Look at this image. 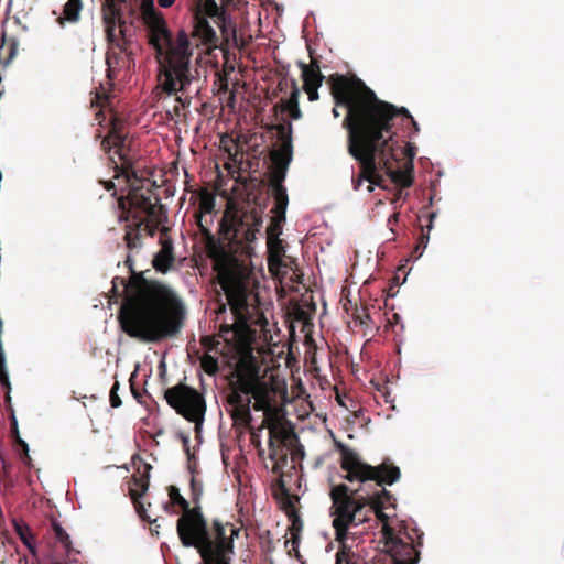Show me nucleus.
<instances>
[{
  "instance_id": "nucleus-1",
  "label": "nucleus",
  "mask_w": 564,
  "mask_h": 564,
  "mask_svg": "<svg viewBox=\"0 0 564 564\" xmlns=\"http://www.w3.org/2000/svg\"><path fill=\"white\" fill-rule=\"evenodd\" d=\"M142 225V220L126 223L123 240L129 253L124 265L130 276L112 279L110 299L121 300L118 322L126 335L142 343H160L180 334L186 308L172 288L135 271L131 253L143 246Z\"/></svg>"
},
{
  "instance_id": "nucleus-2",
  "label": "nucleus",
  "mask_w": 564,
  "mask_h": 564,
  "mask_svg": "<svg viewBox=\"0 0 564 564\" xmlns=\"http://www.w3.org/2000/svg\"><path fill=\"white\" fill-rule=\"evenodd\" d=\"M195 218L230 310L236 317H242L248 312L253 290L250 258L262 226L261 212L228 202L219 220L218 237L210 230L212 217L209 221L204 215H195Z\"/></svg>"
},
{
  "instance_id": "nucleus-3",
  "label": "nucleus",
  "mask_w": 564,
  "mask_h": 564,
  "mask_svg": "<svg viewBox=\"0 0 564 564\" xmlns=\"http://www.w3.org/2000/svg\"><path fill=\"white\" fill-rule=\"evenodd\" d=\"M141 10L149 44L156 56L162 58L158 75L159 87L169 96L180 93L176 100L184 107L188 106L203 85L199 69L191 64L194 48L204 47L203 52L209 53L218 47L216 31L207 18L197 11L193 17L191 32L180 29L173 35L164 14L154 8L153 0H142Z\"/></svg>"
},
{
  "instance_id": "nucleus-4",
  "label": "nucleus",
  "mask_w": 564,
  "mask_h": 564,
  "mask_svg": "<svg viewBox=\"0 0 564 564\" xmlns=\"http://www.w3.org/2000/svg\"><path fill=\"white\" fill-rule=\"evenodd\" d=\"M327 83L335 102H349L352 98L354 115L357 121L364 163L369 169L370 185L368 192H373V186H382L386 166L390 159H395L398 149L397 133L392 130L395 120H409L417 131L416 121L404 107H397L378 98L364 80L354 76L333 74Z\"/></svg>"
},
{
  "instance_id": "nucleus-5",
  "label": "nucleus",
  "mask_w": 564,
  "mask_h": 564,
  "mask_svg": "<svg viewBox=\"0 0 564 564\" xmlns=\"http://www.w3.org/2000/svg\"><path fill=\"white\" fill-rule=\"evenodd\" d=\"M335 447L340 454V468L346 473L344 479L349 482H358V487L351 489L346 484L334 485L330 488L329 497L332 506L329 514L333 517V528L335 530L336 541L348 539L350 527L368 520L369 514L375 513L382 523V536L384 541L392 539L399 532L389 524V517L384 513V507L380 502L370 500L369 496L364 495L368 481H375V485H393L401 477L400 468L389 460H384L377 466L365 463L360 455L343 444L335 442Z\"/></svg>"
},
{
  "instance_id": "nucleus-6",
  "label": "nucleus",
  "mask_w": 564,
  "mask_h": 564,
  "mask_svg": "<svg viewBox=\"0 0 564 564\" xmlns=\"http://www.w3.org/2000/svg\"><path fill=\"white\" fill-rule=\"evenodd\" d=\"M129 4V0H101L100 12L105 28L108 48L106 52L107 78L109 88L100 85L96 90L91 105L105 107L109 101V90L113 86L112 82L117 73L129 67L133 62V54L130 50V40L126 37V20L123 9Z\"/></svg>"
},
{
  "instance_id": "nucleus-7",
  "label": "nucleus",
  "mask_w": 564,
  "mask_h": 564,
  "mask_svg": "<svg viewBox=\"0 0 564 564\" xmlns=\"http://www.w3.org/2000/svg\"><path fill=\"white\" fill-rule=\"evenodd\" d=\"M167 491L170 502L183 511L176 521V532L185 547H194L200 553L204 549L228 540V535H239L240 529L230 522L214 519L209 524L203 514L202 506L191 507L177 487L170 486Z\"/></svg>"
},
{
  "instance_id": "nucleus-8",
  "label": "nucleus",
  "mask_w": 564,
  "mask_h": 564,
  "mask_svg": "<svg viewBox=\"0 0 564 564\" xmlns=\"http://www.w3.org/2000/svg\"><path fill=\"white\" fill-rule=\"evenodd\" d=\"M127 183L128 194L117 198L120 223L139 221L142 220L141 218L153 217L154 213L164 210L159 195L154 192L155 183L142 176L131 178Z\"/></svg>"
},
{
  "instance_id": "nucleus-9",
  "label": "nucleus",
  "mask_w": 564,
  "mask_h": 564,
  "mask_svg": "<svg viewBox=\"0 0 564 564\" xmlns=\"http://www.w3.org/2000/svg\"><path fill=\"white\" fill-rule=\"evenodd\" d=\"M164 399L178 415L195 424L196 432L202 429L207 410L203 393L185 382H178L164 391Z\"/></svg>"
},
{
  "instance_id": "nucleus-10",
  "label": "nucleus",
  "mask_w": 564,
  "mask_h": 564,
  "mask_svg": "<svg viewBox=\"0 0 564 564\" xmlns=\"http://www.w3.org/2000/svg\"><path fill=\"white\" fill-rule=\"evenodd\" d=\"M347 100H349V102H335V105L344 106L347 109V113L343 120V128L347 131V152L359 166L358 175L351 178L352 188L359 191L362 183L369 178V169L364 163L357 121L354 115L352 98L347 97Z\"/></svg>"
},
{
  "instance_id": "nucleus-11",
  "label": "nucleus",
  "mask_w": 564,
  "mask_h": 564,
  "mask_svg": "<svg viewBox=\"0 0 564 564\" xmlns=\"http://www.w3.org/2000/svg\"><path fill=\"white\" fill-rule=\"evenodd\" d=\"M152 466L144 463L139 466L129 481V496L133 502L137 513L143 521L152 522L147 509L141 501V497L147 492L150 485V470Z\"/></svg>"
},
{
  "instance_id": "nucleus-12",
  "label": "nucleus",
  "mask_w": 564,
  "mask_h": 564,
  "mask_svg": "<svg viewBox=\"0 0 564 564\" xmlns=\"http://www.w3.org/2000/svg\"><path fill=\"white\" fill-rule=\"evenodd\" d=\"M272 129L276 131L281 143L279 149H273L270 152L272 165L289 169L293 156L292 123L285 122L274 124L272 126Z\"/></svg>"
},
{
  "instance_id": "nucleus-13",
  "label": "nucleus",
  "mask_w": 564,
  "mask_h": 564,
  "mask_svg": "<svg viewBox=\"0 0 564 564\" xmlns=\"http://www.w3.org/2000/svg\"><path fill=\"white\" fill-rule=\"evenodd\" d=\"M230 417L234 421V425L240 427H250L252 415L250 411L251 398L239 395L236 392H229L226 398Z\"/></svg>"
},
{
  "instance_id": "nucleus-14",
  "label": "nucleus",
  "mask_w": 564,
  "mask_h": 564,
  "mask_svg": "<svg viewBox=\"0 0 564 564\" xmlns=\"http://www.w3.org/2000/svg\"><path fill=\"white\" fill-rule=\"evenodd\" d=\"M400 534L401 530L392 539L384 541L393 564H416L420 557L419 551L413 544L404 542Z\"/></svg>"
},
{
  "instance_id": "nucleus-15",
  "label": "nucleus",
  "mask_w": 564,
  "mask_h": 564,
  "mask_svg": "<svg viewBox=\"0 0 564 564\" xmlns=\"http://www.w3.org/2000/svg\"><path fill=\"white\" fill-rule=\"evenodd\" d=\"M204 11L207 17L215 19V22L220 28L221 36L227 44L230 39L235 42L237 41L236 24L226 15L225 11L218 7L215 0H206Z\"/></svg>"
},
{
  "instance_id": "nucleus-16",
  "label": "nucleus",
  "mask_w": 564,
  "mask_h": 564,
  "mask_svg": "<svg viewBox=\"0 0 564 564\" xmlns=\"http://www.w3.org/2000/svg\"><path fill=\"white\" fill-rule=\"evenodd\" d=\"M234 540L232 535H228V540L217 543L213 547L204 549L198 553L202 558L200 564H231V556L235 553Z\"/></svg>"
},
{
  "instance_id": "nucleus-17",
  "label": "nucleus",
  "mask_w": 564,
  "mask_h": 564,
  "mask_svg": "<svg viewBox=\"0 0 564 564\" xmlns=\"http://www.w3.org/2000/svg\"><path fill=\"white\" fill-rule=\"evenodd\" d=\"M112 149H115L113 153L118 155L120 160V164L113 161L115 170L117 173L116 177L121 175L126 178V181L138 177L139 174L133 167V156L131 155L130 141L127 139L124 143L112 144Z\"/></svg>"
},
{
  "instance_id": "nucleus-18",
  "label": "nucleus",
  "mask_w": 564,
  "mask_h": 564,
  "mask_svg": "<svg viewBox=\"0 0 564 564\" xmlns=\"http://www.w3.org/2000/svg\"><path fill=\"white\" fill-rule=\"evenodd\" d=\"M128 139V133L126 132V122L122 118L119 117L117 112H112L110 117V128L108 134L101 140V149L106 153H110L112 150V144L116 143H124Z\"/></svg>"
},
{
  "instance_id": "nucleus-19",
  "label": "nucleus",
  "mask_w": 564,
  "mask_h": 564,
  "mask_svg": "<svg viewBox=\"0 0 564 564\" xmlns=\"http://www.w3.org/2000/svg\"><path fill=\"white\" fill-rule=\"evenodd\" d=\"M167 231V228L162 229V236L160 238V245L161 249L160 251L154 256L153 258V267L159 272H166L172 263L174 262V248H173V241L165 237V234Z\"/></svg>"
},
{
  "instance_id": "nucleus-20",
  "label": "nucleus",
  "mask_w": 564,
  "mask_h": 564,
  "mask_svg": "<svg viewBox=\"0 0 564 564\" xmlns=\"http://www.w3.org/2000/svg\"><path fill=\"white\" fill-rule=\"evenodd\" d=\"M235 377L236 379L229 383V392L243 397H250L260 381L257 375L246 370H238Z\"/></svg>"
},
{
  "instance_id": "nucleus-21",
  "label": "nucleus",
  "mask_w": 564,
  "mask_h": 564,
  "mask_svg": "<svg viewBox=\"0 0 564 564\" xmlns=\"http://www.w3.org/2000/svg\"><path fill=\"white\" fill-rule=\"evenodd\" d=\"M250 398L254 399L253 409L261 411L275 404L276 391L272 386L260 380Z\"/></svg>"
},
{
  "instance_id": "nucleus-22",
  "label": "nucleus",
  "mask_w": 564,
  "mask_h": 564,
  "mask_svg": "<svg viewBox=\"0 0 564 564\" xmlns=\"http://www.w3.org/2000/svg\"><path fill=\"white\" fill-rule=\"evenodd\" d=\"M297 66L301 68L303 87L322 86L325 76L321 72L319 63L317 59L312 58L310 64L299 62Z\"/></svg>"
},
{
  "instance_id": "nucleus-23",
  "label": "nucleus",
  "mask_w": 564,
  "mask_h": 564,
  "mask_svg": "<svg viewBox=\"0 0 564 564\" xmlns=\"http://www.w3.org/2000/svg\"><path fill=\"white\" fill-rule=\"evenodd\" d=\"M269 444V459L273 462L272 471L280 473L288 464L289 452L293 447L290 444H278L268 442Z\"/></svg>"
},
{
  "instance_id": "nucleus-24",
  "label": "nucleus",
  "mask_w": 564,
  "mask_h": 564,
  "mask_svg": "<svg viewBox=\"0 0 564 564\" xmlns=\"http://www.w3.org/2000/svg\"><path fill=\"white\" fill-rule=\"evenodd\" d=\"M269 430V442L278 443V444H290L294 445L297 441V436L295 435L292 426H286L281 423L279 425H272Z\"/></svg>"
},
{
  "instance_id": "nucleus-25",
  "label": "nucleus",
  "mask_w": 564,
  "mask_h": 564,
  "mask_svg": "<svg viewBox=\"0 0 564 564\" xmlns=\"http://www.w3.org/2000/svg\"><path fill=\"white\" fill-rule=\"evenodd\" d=\"M399 158L395 153V159H390L386 166V174L391 178V181L400 186L401 188H408L413 184V177L410 172L402 170H394L393 163L398 162Z\"/></svg>"
},
{
  "instance_id": "nucleus-26",
  "label": "nucleus",
  "mask_w": 564,
  "mask_h": 564,
  "mask_svg": "<svg viewBox=\"0 0 564 564\" xmlns=\"http://www.w3.org/2000/svg\"><path fill=\"white\" fill-rule=\"evenodd\" d=\"M384 486L386 485L377 487L375 481H368L366 485V490L362 491V494L369 496L370 500H378V502H380V505L386 508L387 505H392L394 498L392 494L384 488Z\"/></svg>"
},
{
  "instance_id": "nucleus-27",
  "label": "nucleus",
  "mask_w": 564,
  "mask_h": 564,
  "mask_svg": "<svg viewBox=\"0 0 564 564\" xmlns=\"http://www.w3.org/2000/svg\"><path fill=\"white\" fill-rule=\"evenodd\" d=\"M83 7V0H67L63 7V14L57 19L58 24L63 26L65 22L77 23L80 19Z\"/></svg>"
},
{
  "instance_id": "nucleus-28",
  "label": "nucleus",
  "mask_w": 564,
  "mask_h": 564,
  "mask_svg": "<svg viewBox=\"0 0 564 564\" xmlns=\"http://www.w3.org/2000/svg\"><path fill=\"white\" fill-rule=\"evenodd\" d=\"M272 195L275 200V205L272 208V212L275 214V218L280 221L285 220V212L289 204V197L286 194V188L284 185H279V187L272 188Z\"/></svg>"
},
{
  "instance_id": "nucleus-29",
  "label": "nucleus",
  "mask_w": 564,
  "mask_h": 564,
  "mask_svg": "<svg viewBox=\"0 0 564 564\" xmlns=\"http://www.w3.org/2000/svg\"><path fill=\"white\" fill-rule=\"evenodd\" d=\"M18 52V41L15 37H7L2 36L0 43V63L7 66L17 55Z\"/></svg>"
},
{
  "instance_id": "nucleus-30",
  "label": "nucleus",
  "mask_w": 564,
  "mask_h": 564,
  "mask_svg": "<svg viewBox=\"0 0 564 564\" xmlns=\"http://www.w3.org/2000/svg\"><path fill=\"white\" fill-rule=\"evenodd\" d=\"M143 221L142 232H147L150 237H154L156 234L159 226L162 225L166 220L165 209L154 213V216H147V218H141Z\"/></svg>"
},
{
  "instance_id": "nucleus-31",
  "label": "nucleus",
  "mask_w": 564,
  "mask_h": 564,
  "mask_svg": "<svg viewBox=\"0 0 564 564\" xmlns=\"http://www.w3.org/2000/svg\"><path fill=\"white\" fill-rule=\"evenodd\" d=\"M346 541L347 539L338 541L340 547L336 553L335 564H359V556L347 545Z\"/></svg>"
},
{
  "instance_id": "nucleus-32",
  "label": "nucleus",
  "mask_w": 564,
  "mask_h": 564,
  "mask_svg": "<svg viewBox=\"0 0 564 564\" xmlns=\"http://www.w3.org/2000/svg\"><path fill=\"white\" fill-rule=\"evenodd\" d=\"M264 413V417L262 421V427H268L281 424V409L276 405H270L268 409L261 410Z\"/></svg>"
},
{
  "instance_id": "nucleus-33",
  "label": "nucleus",
  "mask_w": 564,
  "mask_h": 564,
  "mask_svg": "<svg viewBox=\"0 0 564 564\" xmlns=\"http://www.w3.org/2000/svg\"><path fill=\"white\" fill-rule=\"evenodd\" d=\"M435 217H436V213H434V212L430 213V215H429L430 224L427 225V229L429 230H427L426 234L422 230V234H421V236L419 238L417 245L415 246V248L413 250V253H412L415 258H420L422 256L424 249L427 246L429 232L432 229V223H433Z\"/></svg>"
},
{
  "instance_id": "nucleus-34",
  "label": "nucleus",
  "mask_w": 564,
  "mask_h": 564,
  "mask_svg": "<svg viewBox=\"0 0 564 564\" xmlns=\"http://www.w3.org/2000/svg\"><path fill=\"white\" fill-rule=\"evenodd\" d=\"M200 368L208 376H216L219 371L218 359L209 354H204L200 358Z\"/></svg>"
},
{
  "instance_id": "nucleus-35",
  "label": "nucleus",
  "mask_w": 564,
  "mask_h": 564,
  "mask_svg": "<svg viewBox=\"0 0 564 564\" xmlns=\"http://www.w3.org/2000/svg\"><path fill=\"white\" fill-rule=\"evenodd\" d=\"M191 499L193 507L200 506V498L203 496V484L194 475L191 476L189 480Z\"/></svg>"
},
{
  "instance_id": "nucleus-36",
  "label": "nucleus",
  "mask_w": 564,
  "mask_h": 564,
  "mask_svg": "<svg viewBox=\"0 0 564 564\" xmlns=\"http://www.w3.org/2000/svg\"><path fill=\"white\" fill-rule=\"evenodd\" d=\"M286 167L273 166L270 172V183L272 188L279 187V185H283V182L286 176Z\"/></svg>"
},
{
  "instance_id": "nucleus-37",
  "label": "nucleus",
  "mask_w": 564,
  "mask_h": 564,
  "mask_svg": "<svg viewBox=\"0 0 564 564\" xmlns=\"http://www.w3.org/2000/svg\"><path fill=\"white\" fill-rule=\"evenodd\" d=\"M291 88L292 90L289 99L283 101V110H288L295 106H299L300 89L297 87V83L295 79H291Z\"/></svg>"
},
{
  "instance_id": "nucleus-38",
  "label": "nucleus",
  "mask_w": 564,
  "mask_h": 564,
  "mask_svg": "<svg viewBox=\"0 0 564 564\" xmlns=\"http://www.w3.org/2000/svg\"><path fill=\"white\" fill-rule=\"evenodd\" d=\"M53 530L55 538L58 542L65 547V550L68 552L70 550V538L67 534V532L61 527V524L54 522L53 523Z\"/></svg>"
},
{
  "instance_id": "nucleus-39",
  "label": "nucleus",
  "mask_w": 564,
  "mask_h": 564,
  "mask_svg": "<svg viewBox=\"0 0 564 564\" xmlns=\"http://www.w3.org/2000/svg\"><path fill=\"white\" fill-rule=\"evenodd\" d=\"M215 210V200L212 196L203 197L199 202L198 210L195 215H212Z\"/></svg>"
},
{
  "instance_id": "nucleus-40",
  "label": "nucleus",
  "mask_w": 564,
  "mask_h": 564,
  "mask_svg": "<svg viewBox=\"0 0 564 564\" xmlns=\"http://www.w3.org/2000/svg\"><path fill=\"white\" fill-rule=\"evenodd\" d=\"M0 382L2 387H4L8 392L11 389L10 381H9V375L6 368V358L4 352H0Z\"/></svg>"
},
{
  "instance_id": "nucleus-41",
  "label": "nucleus",
  "mask_w": 564,
  "mask_h": 564,
  "mask_svg": "<svg viewBox=\"0 0 564 564\" xmlns=\"http://www.w3.org/2000/svg\"><path fill=\"white\" fill-rule=\"evenodd\" d=\"M119 388H120V383H119V381L116 380L113 386L111 387L110 395H109L110 405L112 408H119L122 404V401L118 394Z\"/></svg>"
},
{
  "instance_id": "nucleus-42",
  "label": "nucleus",
  "mask_w": 564,
  "mask_h": 564,
  "mask_svg": "<svg viewBox=\"0 0 564 564\" xmlns=\"http://www.w3.org/2000/svg\"><path fill=\"white\" fill-rule=\"evenodd\" d=\"M17 444L19 445V447L21 448V458L22 460L30 465L31 463V457L29 455V446L28 444L17 434Z\"/></svg>"
},
{
  "instance_id": "nucleus-43",
  "label": "nucleus",
  "mask_w": 564,
  "mask_h": 564,
  "mask_svg": "<svg viewBox=\"0 0 564 564\" xmlns=\"http://www.w3.org/2000/svg\"><path fill=\"white\" fill-rule=\"evenodd\" d=\"M17 530H18V533H19V535H20L21 540L23 541V543H24V544H25L30 550H32V547H33V545H32V543H33V536H32V534L29 532L28 528L22 529V528L18 527V529H17Z\"/></svg>"
},
{
  "instance_id": "nucleus-44",
  "label": "nucleus",
  "mask_w": 564,
  "mask_h": 564,
  "mask_svg": "<svg viewBox=\"0 0 564 564\" xmlns=\"http://www.w3.org/2000/svg\"><path fill=\"white\" fill-rule=\"evenodd\" d=\"M321 86H307V87H303L304 91L307 94L308 96V100L310 101H316L318 100L319 98V95H318V88Z\"/></svg>"
},
{
  "instance_id": "nucleus-45",
  "label": "nucleus",
  "mask_w": 564,
  "mask_h": 564,
  "mask_svg": "<svg viewBox=\"0 0 564 564\" xmlns=\"http://www.w3.org/2000/svg\"><path fill=\"white\" fill-rule=\"evenodd\" d=\"M100 184L104 185L105 189L113 191L112 194H111L113 197L117 196V191H116V187H115V183L112 181H100Z\"/></svg>"
},
{
  "instance_id": "nucleus-46",
  "label": "nucleus",
  "mask_w": 564,
  "mask_h": 564,
  "mask_svg": "<svg viewBox=\"0 0 564 564\" xmlns=\"http://www.w3.org/2000/svg\"><path fill=\"white\" fill-rule=\"evenodd\" d=\"M286 111L289 112L290 117H291L292 119H294V120L300 119V118H301V116H302V112H301V110H300V107H299V106H295V107H293V108H291V109H288Z\"/></svg>"
},
{
  "instance_id": "nucleus-47",
  "label": "nucleus",
  "mask_w": 564,
  "mask_h": 564,
  "mask_svg": "<svg viewBox=\"0 0 564 564\" xmlns=\"http://www.w3.org/2000/svg\"><path fill=\"white\" fill-rule=\"evenodd\" d=\"M300 538L297 533L292 532L291 540L285 541V546H288L290 543L292 544V547L295 549L299 544Z\"/></svg>"
},
{
  "instance_id": "nucleus-48",
  "label": "nucleus",
  "mask_w": 564,
  "mask_h": 564,
  "mask_svg": "<svg viewBox=\"0 0 564 564\" xmlns=\"http://www.w3.org/2000/svg\"><path fill=\"white\" fill-rule=\"evenodd\" d=\"M175 0H158V4L161 8L167 9L174 4Z\"/></svg>"
},
{
  "instance_id": "nucleus-49",
  "label": "nucleus",
  "mask_w": 564,
  "mask_h": 564,
  "mask_svg": "<svg viewBox=\"0 0 564 564\" xmlns=\"http://www.w3.org/2000/svg\"><path fill=\"white\" fill-rule=\"evenodd\" d=\"M181 440H182V443H183V446H184L186 453L188 454L189 453V437L187 435L181 434Z\"/></svg>"
},
{
  "instance_id": "nucleus-50",
  "label": "nucleus",
  "mask_w": 564,
  "mask_h": 564,
  "mask_svg": "<svg viewBox=\"0 0 564 564\" xmlns=\"http://www.w3.org/2000/svg\"><path fill=\"white\" fill-rule=\"evenodd\" d=\"M358 318L360 319V324L362 325H367L368 322H370L371 319L370 315L366 311H364L362 316H358Z\"/></svg>"
},
{
  "instance_id": "nucleus-51",
  "label": "nucleus",
  "mask_w": 564,
  "mask_h": 564,
  "mask_svg": "<svg viewBox=\"0 0 564 564\" xmlns=\"http://www.w3.org/2000/svg\"><path fill=\"white\" fill-rule=\"evenodd\" d=\"M131 391L133 397L138 400V402L142 403L141 397L142 394L134 388L133 383H131Z\"/></svg>"
},
{
  "instance_id": "nucleus-52",
  "label": "nucleus",
  "mask_w": 564,
  "mask_h": 564,
  "mask_svg": "<svg viewBox=\"0 0 564 564\" xmlns=\"http://www.w3.org/2000/svg\"><path fill=\"white\" fill-rule=\"evenodd\" d=\"M398 218H399V214H398V213L392 214V215L388 218V224H389V225L395 224V223L398 221Z\"/></svg>"
},
{
  "instance_id": "nucleus-53",
  "label": "nucleus",
  "mask_w": 564,
  "mask_h": 564,
  "mask_svg": "<svg viewBox=\"0 0 564 564\" xmlns=\"http://www.w3.org/2000/svg\"><path fill=\"white\" fill-rule=\"evenodd\" d=\"M6 468H7L6 464H3V466H2L3 471H2V474L0 473V479H2L6 476V473H7Z\"/></svg>"
},
{
  "instance_id": "nucleus-54",
  "label": "nucleus",
  "mask_w": 564,
  "mask_h": 564,
  "mask_svg": "<svg viewBox=\"0 0 564 564\" xmlns=\"http://www.w3.org/2000/svg\"><path fill=\"white\" fill-rule=\"evenodd\" d=\"M333 115H334V117H336V118H337V117H339V112L337 111V109H336V108H334V109H333Z\"/></svg>"
},
{
  "instance_id": "nucleus-55",
  "label": "nucleus",
  "mask_w": 564,
  "mask_h": 564,
  "mask_svg": "<svg viewBox=\"0 0 564 564\" xmlns=\"http://www.w3.org/2000/svg\"><path fill=\"white\" fill-rule=\"evenodd\" d=\"M130 12H131V13H134V12H135V9H134V7H133V6H130Z\"/></svg>"
},
{
  "instance_id": "nucleus-56",
  "label": "nucleus",
  "mask_w": 564,
  "mask_h": 564,
  "mask_svg": "<svg viewBox=\"0 0 564 564\" xmlns=\"http://www.w3.org/2000/svg\"><path fill=\"white\" fill-rule=\"evenodd\" d=\"M408 154H409V156H411V158L414 155V153H412V150H411V149H409Z\"/></svg>"
}]
</instances>
